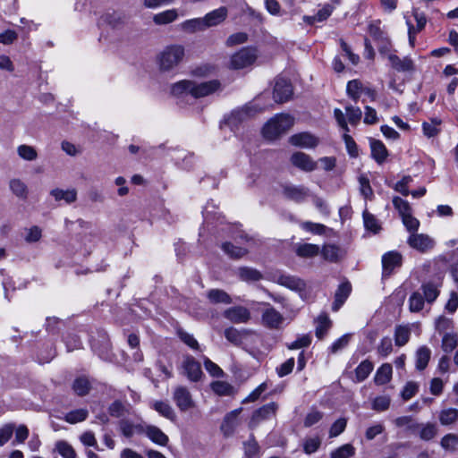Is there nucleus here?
Listing matches in <instances>:
<instances>
[{
  "mask_svg": "<svg viewBox=\"0 0 458 458\" xmlns=\"http://www.w3.org/2000/svg\"><path fill=\"white\" fill-rule=\"evenodd\" d=\"M220 87L221 83L218 80L199 83L191 80H182L172 85L171 93L177 98L190 95L194 98H200L215 93L220 89Z\"/></svg>",
  "mask_w": 458,
  "mask_h": 458,
  "instance_id": "f257e3e1",
  "label": "nucleus"
},
{
  "mask_svg": "<svg viewBox=\"0 0 458 458\" xmlns=\"http://www.w3.org/2000/svg\"><path fill=\"white\" fill-rule=\"evenodd\" d=\"M185 55L184 47L181 45L166 47L157 57L159 68L163 72H169L176 68Z\"/></svg>",
  "mask_w": 458,
  "mask_h": 458,
  "instance_id": "f03ea898",
  "label": "nucleus"
},
{
  "mask_svg": "<svg viewBox=\"0 0 458 458\" xmlns=\"http://www.w3.org/2000/svg\"><path fill=\"white\" fill-rule=\"evenodd\" d=\"M293 125V118L290 114H280L270 119L263 127V136L267 140H276Z\"/></svg>",
  "mask_w": 458,
  "mask_h": 458,
  "instance_id": "7ed1b4c3",
  "label": "nucleus"
},
{
  "mask_svg": "<svg viewBox=\"0 0 458 458\" xmlns=\"http://www.w3.org/2000/svg\"><path fill=\"white\" fill-rule=\"evenodd\" d=\"M13 433H15V438L13 445L20 444L27 439L29 429L25 425L15 428L13 423L4 424L0 428V446L4 445L12 438Z\"/></svg>",
  "mask_w": 458,
  "mask_h": 458,
  "instance_id": "20e7f679",
  "label": "nucleus"
},
{
  "mask_svg": "<svg viewBox=\"0 0 458 458\" xmlns=\"http://www.w3.org/2000/svg\"><path fill=\"white\" fill-rule=\"evenodd\" d=\"M255 112L256 109L254 110V106H246L235 109L225 119V124L232 131H234L239 125L250 119Z\"/></svg>",
  "mask_w": 458,
  "mask_h": 458,
  "instance_id": "39448f33",
  "label": "nucleus"
},
{
  "mask_svg": "<svg viewBox=\"0 0 458 458\" xmlns=\"http://www.w3.org/2000/svg\"><path fill=\"white\" fill-rule=\"evenodd\" d=\"M257 58L255 48L244 47L234 54L231 58V66L233 69H243L251 65Z\"/></svg>",
  "mask_w": 458,
  "mask_h": 458,
  "instance_id": "423d86ee",
  "label": "nucleus"
},
{
  "mask_svg": "<svg viewBox=\"0 0 458 458\" xmlns=\"http://www.w3.org/2000/svg\"><path fill=\"white\" fill-rule=\"evenodd\" d=\"M282 193L285 199L296 203H301L310 196L309 188L303 185H294L290 183L282 185Z\"/></svg>",
  "mask_w": 458,
  "mask_h": 458,
  "instance_id": "0eeeda50",
  "label": "nucleus"
},
{
  "mask_svg": "<svg viewBox=\"0 0 458 458\" xmlns=\"http://www.w3.org/2000/svg\"><path fill=\"white\" fill-rule=\"evenodd\" d=\"M278 405L272 402L263 405L259 409L256 410L250 420V428H253L259 426L261 422L270 420L276 416Z\"/></svg>",
  "mask_w": 458,
  "mask_h": 458,
  "instance_id": "6e6552de",
  "label": "nucleus"
},
{
  "mask_svg": "<svg viewBox=\"0 0 458 458\" xmlns=\"http://www.w3.org/2000/svg\"><path fill=\"white\" fill-rule=\"evenodd\" d=\"M261 315L262 325L269 329H279L284 321V316L274 307L267 304Z\"/></svg>",
  "mask_w": 458,
  "mask_h": 458,
  "instance_id": "1a4fd4ad",
  "label": "nucleus"
},
{
  "mask_svg": "<svg viewBox=\"0 0 458 458\" xmlns=\"http://www.w3.org/2000/svg\"><path fill=\"white\" fill-rule=\"evenodd\" d=\"M173 398L176 406L182 411H186L194 407L192 396L185 386H176L174 391Z\"/></svg>",
  "mask_w": 458,
  "mask_h": 458,
  "instance_id": "9d476101",
  "label": "nucleus"
},
{
  "mask_svg": "<svg viewBox=\"0 0 458 458\" xmlns=\"http://www.w3.org/2000/svg\"><path fill=\"white\" fill-rule=\"evenodd\" d=\"M182 368L183 374L192 382H198L203 375L199 362L191 355L184 357Z\"/></svg>",
  "mask_w": 458,
  "mask_h": 458,
  "instance_id": "9b49d317",
  "label": "nucleus"
},
{
  "mask_svg": "<svg viewBox=\"0 0 458 458\" xmlns=\"http://www.w3.org/2000/svg\"><path fill=\"white\" fill-rule=\"evenodd\" d=\"M409 246L420 252H426L434 247V240L427 234L411 233L407 240Z\"/></svg>",
  "mask_w": 458,
  "mask_h": 458,
  "instance_id": "f8f14e48",
  "label": "nucleus"
},
{
  "mask_svg": "<svg viewBox=\"0 0 458 458\" xmlns=\"http://www.w3.org/2000/svg\"><path fill=\"white\" fill-rule=\"evenodd\" d=\"M225 318L234 324L247 323L250 319V310L243 306H233L223 312Z\"/></svg>",
  "mask_w": 458,
  "mask_h": 458,
  "instance_id": "ddd939ff",
  "label": "nucleus"
},
{
  "mask_svg": "<svg viewBox=\"0 0 458 458\" xmlns=\"http://www.w3.org/2000/svg\"><path fill=\"white\" fill-rule=\"evenodd\" d=\"M441 287L442 281L438 278L423 283L419 291L422 293L426 302L432 304L439 296Z\"/></svg>",
  "mask_w": 458,
  "mask_h": 458,
  "instance_id": "4468645a",
  "label": "nucleus"
},
{
  "mask_svg": "<svg viewBox=\"0 0 458 458\" xmlns=\"http://www.w3.org/2000/svg\"><path fill=\"white\" fill-rule=\"evenodd\" d=\"M293 95L292 84L284 78H277L274 87V98L276 102L284 103Z\"/></svg>",
  "mask_w": 458,
  "mask_h": 458,
  "instance_id": "2eb2a0df",
  "label": "nucleus"
},
{
  "mask_svg": "<svg viewBox=\"0 0 458 458\" xmlns=\"http://www.w3.org/2000/svg\"><path fill=\"white\" fill-rule=\"evenodd\" d=\"M292 164L304 172H312L317 168V162L303 152H295L291 157Z\"/></svg>",
  "mask_w": 458,
  "mask_h": 458,
  "instance_id": "dca6fc26",
  "label": "nucleus"
},
{
  "mask_svg": "<svg viewBox=\"0 0 458 458\" xmlns=\"http://www.w3.org/2000/svg\"><path fill=\"white\" fill-rule=\"evenodd\" d=\"M289 142L295 147L313 148L318 144L319 140L310 132H301L291 136Z\"/></svg>",
  "mask_w": 458,
  "mask_h": 458,
  "instance_id": "f3484780",
  "label": "nucleus"
},
{
  "mask_svg": "<svg viewBox=\"0 0 458 458\" xmlns=\"http://www.w3.org/2000/svg\"><path fill=\"white\" fill-rule=\"evenodd\" d=\"M383 275L390 276L395 267L402 265V255L396 251H389L382 257Z\"/></svg>",
  "mask_w": 458,
  "mask_h": 458,
  "instance_id": "a211bd4d",
  "label": "nucleus"
},
{
  "mask_svg": "<svg viewBox=\"0 0 458 458\" xmlns=\"http://www.w3.org/2000/svg\"><path fill=\"white\" fill-rule=\"evenodd\" d=\"M241 411L242 408L235 409L225 417L221 425V430L225 436H231L240 425L239 414Z\"/></svg>",
  "mask_w": 458,
  "mask_h": 458,
  "instance_id": "6ab92c4d",
  "label": "nucleus"
},
{
  "mask_svg": "<svg viewBox=\"0 0 458 458\" xmlns=\"http://www.w3.org/2000/svg\"><path fill=\"white\" fill-rule=\"evenodd\" d=\"M387 59L390 62L392 67L397 72H411L414 70L413 61L408 56L401 59L394 54H389Z\"/></svg>",
  "mask_w": 458,
  "mask_h": 458,
  "instance_id": "aec40b11",
  "label": "nucleus"
},
{
  "mask_svg": "<svg viewBox=\"0 0 458 458\" xmlns=\"http://www.w3.org/2000/svg\"><path fill=\"white\" fill-rule=\"evenodd\" d=\"M119 428L124 437H131L134 435H140L144 433L145 423L135 424L128 420H122L119 422Z\"/></svg>",
  "mask_w": 458,
  "mask_h": 458,
  "instance_id": "412c9836",
  "label": "nucleus"
},
{
  "mask_svg": "<svg viewBox=\"0 0 458 458\" xmlns=\"http://www.w3.org/2000/svg\"><path fill=\"white\" fill-rule=\"evenodd\" d=\"M227 15V10L225 7L216 9L205 15L203 19L205 28L212 27L221 23Z\"/></svg>",
  "mask_w": 458,
  "mask_h": 458,
  "instance_id": "4be33fe9",
  "label": "nucleus"
},
{
  "mask_svg": "<svg viewBox=\"0 0 458 458\" xmlns=\"http://www.w3.org/2000/svg\"><path fill=\"white\" fill-rule=\"evenodd\" d=\"M9 189L13 195L21 200H26L29 197V188L27 184L19 178L10 180Z\"/></svg>",
  "mask_w": 458,
  "mask_h": 458,
  "instance_id": "5701e85b",
  "label": "nucleus"
},
{
  "mask_svg": "<svg viewBox=\"0 0 458 458\" xmlns=\"http://www.w3.org/2000/svg\"><path fill=\"white\" fill-rule=\"evenodd\" d=\"M50 195L55 201L64 200L66 204H72L77 199V191L74 189L62 190L55 188L50 191Z\"/></svg>",
  "mask_w": 458,
  "mask_h": 458,
  "instance_id": "b1692460",
  "label": "nucleus"
},
{
  "mask_svg": "<svg viewBox=\"0 0 458 458\" xmlns=\"http://www.w3.org/2000/svg\"><path fill=\"white\" fill-rule=\"evenodd\" d=\"M144 434L154 443L165 445L168 442V437L157 427L145 424Z\"/></svg>",
  "mask_w": 458,
  "mask_h": 458,
  "instance_id": "393cba45",
  "label": "nucleus"
},
{
  "mask_svg": "<svg viewBox=\"0 0 458 458\" xmlns=\"http://www.w3.org/2000/svg\"><path fill=\"white\" fill-rule=\"evenodd\" d=\"M248 247L249 245L239 246L229 242H224L222 244V250H224V252L229 258L235 259L244 257L249 251Z\"/></svg>",
  "mask_w": 458,
  "mask_h": 458,
  "instance_id": "a878e982",
  "label": "nucleus"
},
{
  "mask_svg": "<svg viewBox=\"0 0 458 458\" xmlns=\"http://www.w3.org/2000/svg\"><path fill=\"white\" fill-rule=\"evenodd\" d=\"M207 298L212 304H231L233 299L231 296L221 289H211L207 293Z\"/></svg>",
  "mask_w": 458,
  "mask_h": 458,
  "instance_id": "bb28decb",
  "label": "nucleus"
},
{
  "mask_svg": "<svg viewBox=\"0 0 458 458\" xmlns=\"http://www.w3.org/2000/svg\"><path fill=\"white\" fill-rule=\"evenodd\" d=\"M237 275L242 281L247 283L257 282L263 278L262 274L259 270L249 267H239Z\"/></svg>",
  "mask_w": 458,
  "mask_h": 458,
  "instance_id": "cd10ccee",
  "label": "nucleus"
},
{
  "mask_svg": "<svg viewBox=\"0 0 458 458\" xmlns=\"http://www.w3.org/2000/svg\"><path fill=\"white\" fill-rule=\"evenodd\" d=\"M250 334L248 330H238L233 327L225 330V337L234 345H241L242 340Z\"/></svg>",
  "mask_w": 458,
  "mask_h": 458,
  "instance_id": "c85d7f7f",
  "label": "nucleus"
},
{
  "mask_svg": "<svg viewBox=\"0 0 458 458\" xmlns=\"http://www.w3.org/2000/svg\"><path fill=\"white\" fill-rule=\"evenodd\" d=\"M370 148L372 157L378 164H382L387 157V150L385 145L380 140H371Z\"/></svg>",
  "mask_w": 458,
  "mask_h": 458,
  "instance_id": "c756f323",
  "label": "nucleus"
},
{
  "mask_svg": "<svg viewBox=\"0 0 458 458\" xmlns=\"http://www.w3.org/2000/svg\"><path fill=\"white\" fill-rule=\"evenodd\" d=\"M276 282L292 290H301L304 287V283L301 279L288 275H280Z\"/></svg>",
  "mask_w": 458,
  "mask_h": 458,
  "instance_id": "7c9ffc66",
  "label": "nucleus"
},
{
  "mask_svg": "<svg viewBox=\"0 0 458 458\" xmlns=\"http://www.w3.org/2000/svg\"><path fill=\"white\" fill-rule=\"evenodd\" d=\"M431 357V351L428 347L420 346L416 352V369L423 370L428 366Z\"/></svg>",
  "mask_w": 458,
  "mask_h": 458,
  "instance_id": "2f4dec72",
  "label": "nucleus"
},
{
  "mask_svg": "<svg viewBox=\"0 0 458 458\" xmlns=\"http://www.w3.org/2000/svg\"><path fill=\"white\" fill-rule=\"evenodd\" d=\"M392 366L389 363L381 365L375 375L374 381L377 385H384L390 381L392 377Z\"/></svg>",
  "mask_w": 458,
  "mask_h": 458,
  "instance_id": "473e14b6",
  "label": "nucleus"
},
{
  "mask_svg": "<svg viewBox=\"0 0 458 458\" xmlns=\"http://www.w3.org/2000/svg\"><path fill=\"white\" fill-rule=\"evenodd\" d=\"M437 433V428L434 423H419V430H417L416 436H419L420 439L428 441L435 437Z\"/></svg>",
  "mask_w": 458,
  "mask_h": 458,
  "instance_id": "72a5a7b5",
  "label": "nucleus"
},
{
  "mask_svg": "<svg viewBox=\"0 0 458 458\" xmlns=\"http://www.w3.org/2000/svg\"><path fill=\"white\" fill-rule=\"evenodd\" d=\"M411 328L409 326L399 325L394 330V343L397 346L405 345L410 339Z\"/></svg>",
  "mask_w": 458,
  "mask_h": 458,
  "instance_id": "f704fd0d",
  "label": "nucleus"
},
{
  "mask_svg": "<svg viewBox=\"0 0 458 458\" xmlns=\"http://www.w3.org/2000/svg\"><path fill=\"white\" fill-rule=\"evenodd\" d=\"M426 302L420 291H416L411 293L409 298V310L411 312H419L423 310Z\"/></svg>",
  "mask_w": 458,
  "mask_h": 458,
  "instance_id": "c9c22d12",
  "label": "nucleus"
},
{
  "mask_svg": "<svg viewBox=\"0 0 458 458\" xmlns=\"http://www.w3.org/2000/svg\"><path fill=\"white\" fill-rule=\"evenodd\" d=\"M151 407L157 411L163 417L174 420L175 418L174 411L170 404L163 401H156L151 404Z\"/></svg>",
  "mask_w": 458,
  "mask_h": 458,
  "instance_id": "e433bc0d",
  "label": "nucleus"
},
{
  "mask_svg": "<svg viewBox=\"0 0 458 458\" xmlns=\"http://www.w3.org/2000/svg\"><path fill=\"white\" fill-rule=\"evenodd\" d=\"M177 12L174 9L166 10L157 13L153 17V21L157 25H165L173 22L177 18Z\"/></svg>",
  "mask_w": 458,
  "mask_h": 458,
  "instance_id": "4c0bfd02",
  "label": "nucleus"
},
{
  "mask_svg": "<svg viewBox=\"0 0 458 458\" xmlns=\"http://www.w3.org/2000/svg\"><path fill=\"white\" fill-rule=\"evenodd\" d=\"M374 365L371 361L365 360L360 363L355 369V377L358 382L364 381L373 370Z\"/></svg>",
  "mask_w": 458,
  "mask_h": 458,
  "instance_id": "58836bf2",
  "label": "nucleus"
},
{
  "mask_svg": "<svg viewBox=\"0 0 458 458\" xmlns=\"http://www.w3.org/2000/svg\"><path fill=\"white\" fill-rule=\"evenodd\" d=\"M331 327V321L327 314H321L317 318L316 336L322 339Z\"/></svg>",
  "mask_w": 458,
  "mask_h": 458,
  "instance_id": "ea45409f",
  "label": "nucleus"
},
{
  "mask_svg": "<svg viewBox=\"0 0 458 458\" xmlns=\"http://www.w3.org/2000/svg\"><path fill=\"white\" fill-rule=\"evenodd\" d=\"M18 156L25 161H34L38 158V152L32 146L21 144L17 147Z\"/></svg>",
  "mask_w": 458,
  "mask_h": 458,
  "instance_id": "a19ab883",
  "label": "nucleus"
},
{
  "mask_svg": "<svg viewBox=\"0 0 458 458\" xmlns=\"http://www.w3.org/2000/svg\"><path fill=\"white\" fill-rule=\"evenodd\" d=\"M89 415L87 409H77L69 411L64 416V420L70 424H75L78 422L84 421Z\"/></svg>",
  "mask_w": 458,
  "mask_h": 458,
  "instance_id": "79ce46f5",
  "label": "nucleus"
},
{
  "mask_svg": "<svg viewBox=\"0 0 458 458\" xmlns=\"http://www.w3.org/2000/svg\"><path fill=\"white\" fill-rule=\"evenodd\" d=\"M394 424L400 428L406 427L411 434H416L417 430H419V423L411 416L398 417L394 420Z\"/></svg>",
  "mask_w": 458,
  "mask_h": 458,
  "instance_id": "37998d69",
  "label": "nucleus"
},
{
  "mask_svg": "<svg viewBox=\"0 0 458 458\" xmlns=\"http://www.w3.org/2000/svg\"><path fill=\"white\" fill-rule=\"evenodd\" d=\"M24 232V241L29 244L38 242L42 238V229L38 225L25 228Z\"/></svg>",
  "mask_w": 458,
  "mask_h": 458,
  "instance_id": "c03bdc74",
  "label": "nucleus"
},
{
  "mask_svg": "<svg viewBox=\"0 0 458 458\" xmlns=\"http://www.w3.org/2000/svg\"><path fill=\"white\" fill-rule=\"evenodd\" d=\"M296 253L302 258H311L319 253V247L316 244L303 243L297 247Z\"/></svg>",
  "mask_w": 458,
  "mask_h": 458,
  "instance_id": "a18cd8bd",
  "label": "nucleus"
},
{
  "mask_svg": "<svg viewBox=\"0 0 458 458\" xmlns=\"http://www.w3.org/2000/svg\"><path fill=\"white\" fill-rule=\"evenodd\" d=\"M363 89H364V87H362V84L360 81L352 80L347 83L346 92H347V95L353 101L357 102L360 97V94H362Z\"/></svg>",
  "mask_w": 458,
  "mask_h": 458,
  "instance_id": "49530a36",
  "label": "nucleus"
},
{
  "mask_svg": "<svg viewBox=\"0 0 458 458\" xmlns=\"http://www.w3.org/2000/svg\"><path fill=\"white\" fill-rule=\"evenodd\" d=\"M181 26L183 30L191 33L204 30L206 29L202 18L187 20L183 21Z\"/></svg>",
  "mask_w": 458,
  "mask_h": 458,
  "instance_id": "de8ad7c7",
  "label": "nucleus"
},
{
  "mask_svg": "<svg viewBox=\"0 0 458 458\" xmlns=\"http://www.w3.org/2000/svg\"><path fill=\"white\" fill-rule=\"evenodd\" d=\"M458 419V410L454 408L445 409L439 414V421L442 425H450Z\"/></svg>",
  "mask_w": 458,
  "mask_h": 458,
  "instance_id": "09e8293b",
  "label": "nucleus"
},
{
  "mask_svg": "<svg viewBox=\"0 0 458 458\" xmlns=\"http://www.w3.org/2000/svg\"><path fill=\"white\" fill-rule=\"evenodd\" d=\"M333 7L329 4L325 5L323 8L318 10L316 15L305 17V20L309 23H314L315 21H323L327 20L332 13Z\"/></svg>",
  "mask_w": 458,
  "mask_h": 458,
  "instance_id": "8fccbe9b",
  "label": "nucleus"
},
{
  "mask_svg": "<svg viewBox=\"0 0 458 458\" xmlns=\"http://www.w3.org/2000/svg\"><path fill=\"white\" fill-rule=\"evenodd\" d=\"M90 385L86 377H78L72 385L73 391L80 396L87 394L89 391Z\"/></svg>",
  "mask_w": 458,
  "mask_h": 458,
  "instance_id": "3c124183",
  "label": "nucleus"
},
{
  "mask_svg": "<svg viewBox=\"0 0 458 458\" xmlns=\"http://www.w3.org/2000/svg\"><path fill=\"white\" fill-rule=\"evenodd\" d=\"M393 205L398 210L401 217H403L411 213V208L409 202L400 197L396 196L393 198Z\"/></svg>",
  "mask_w": 458,
  "mask_h": 458,
  "instance_id": "603ef678",
  "label": "nucleus"
},
{
  "mask_svg": "<svg viewBox=\"0 0 458 458\" xmlns=\"http://www.w3.org/2000/svg\"><path fill=\"white\" fill-rule=\"evenodd\" d=\"M311 336L310 335H301L295 341L287 344L289 350H297L306 348L311 344Z\"/></svg>",
  "mask_w": 458,
  "mask_h": 458,
  "instance_id": "864d4df0",
  "label": "nucleus"
},
{
  "mask_svg": "<svg viewBox=\"0 0 458 458\" xmlns=\"http://www.w3.org/2000/svg\"><path fill=\"white\" fill-rule=\"evenodd\" d=\"M55 449L61 456L64 458H74L75 453L72 445H70L67 442L59 441L55 445Z\"/></svg>",
  "mask_w": 458,
  "mask_h": 458,
  "instance_id": "5fc2aeb1",
  "label": "nucleus"
},
{
  "mask_svg": "<svg viewBox=\"0 0 458 458\" xmlns=\"http://www.w3.org/2000/svg\"><path fill=\"white\" fill-rule=\"evenodd\" d=\"M363 221L366 229L377 233L380 230V225L377 219L370 213L365 211L363 213Z\"/></svg>",
  "mask_w": 458,
  "mask_h": 458,
  "instance_id": "6e6d98bb",
  "label": "nucleus"
},
{
  "mask_svg": "<svg viewBox=\"0 0 458 458\" xmlns=\"http://www.w3.org/2000/svg\"><path fill=\"white\" fill-rule=\"evenodd\" d=\"M177 335L179 336V338L186 344L188 345L190 348L193 349V350H199V343L198 341L194 338V336L191 334H189L188 332L182 330V329H179L177 331Z\"/></svg>",
  "mask_w": 458,
  "mask_h": 458,
  "instance_id": "4d7b16f0",
  "label": "nucleus"
},
{
  "mask_svg": "<svg viewBox=\"0 0 458 458\" xmlns=\"http://www.w3.org/2000/svg\"><path fill=\"white\" fill-rule=\"evenodd\" d=\"M458 344V338L456 335L445 334L442 340V348L444 352H452Z\"/></svg>",
  "mask_w": 458,
  "mask_h": 458,
  "instance_id": "13d9d810",
  "label": "nucleus"
},
{
  "mask_svg": "<svg viewBox=\"0 0 458 458\" xmlns=\"http://www.w3.org/2000/svg\"><path fill=\"white\" fill-rule=\"evenodd\" d=\"M354 455V448L352 445L346 444L332 453L331 458H349Z\"/></svg>",
  "mask_w": 458,
  "mask_h": 458,
  "instance_id": "bf43d9fd",
  "label": "nucleus"
},
{
  "mask_svg": "<svg viewBox=\"0 0 458 458\" xmlns=\"http://www.w3.org/2000/svg\"><path fill=\"white\" fill-rule=\"evenodd\" d=\"M339 248L334 244L325 245L322 250L323 257L329 261H336L339 257Z\"/></svg>",
  "mask_w": 458,
  "mask_h": 458,
  "instance_id": "052dcab7",
  "label": "nucleus"
},
{
  "mask_svg": "<svg viewBox=\"0 0 458 458\" xmlns=\"http://www.w3.org/2000/svg\"><path fill=\"white\" fill-rule=\"evenodd\" d=\"M346 114L348 117V121L351 124H357L362 115L361 110L360 107L347 106L345 107Z\"/></svg>",
  "mask_w": 458,
  "mask_h": 458,
  "instance_id": "680f3d73",
  "label": "nucleus"
},
{
  "mask_svg": "<svg viewBox=\"0 0 458 458\" xmlns=\"http://www.w3.org/2000/svg\"><path fill=\"white\" fill-rule=\"evenodd\" d=\"M215 66L205 64L192 70V75L199 78H205L212 75L215 72Z\"/></svg>",
  "mask_w": 458,
  "mask_h": 458,
  "instance_id": "e2e57ef3",
  "label": "nucleus"
},
{
  "mask_svg": "<svg viewBox=\"0 0 458 458\" xmlns=\"http://www.w3.org/2000/svg\"><path fill=\"white\" fill-rule=\"evenodd\" d=\"M402 221L403 225L411 233H414L418 231L420 226V221L417 218H415L411 213L402 217Z\"/></svg>",
  "mask_w": 458,
  "mask_h": 458,
  "instance_id": "0e129e2a",
  "label": "nucleus"
},
{
  "mask_svg": "<svg viewBox=\"0 0 458 458\" xmlns=\"http://www.w3.org/2000/svg\"><path fill=\"white\" fill-rule=\"evenodd\" d=\"M440 124V121L435 119L432 120L431 123H423L422 130L423 133L428 137H434L439 132L438 125Z\"/></svg>",
  "mask_w": 458,
  "mask_h": 458,
  "instance_id": "69168bd1",
  "label": "nucleus"
},
{
  "mask_svg": "<svg viewBox=\"0 0 458 458\" xmlns=\"http://www.w3.org/2000/svg\"><path fill=\"white\" fill-rule=\"evenodd\" d=\"M321 441L319 437H310L305 440L303 444L304 452L306 454L310 455L315 453L318 447L320 446Z\"/></svg>",
  "mask_w": 458,
  "mask_h": 458,
  "instance_id": "338daca9",
  "label": "nucleus"
},
{
  "mask_svg": "<svg viewBox=\"0 0 458 458\" xmlns=\"http://www.w3.org/2000/svg\"><path fill=\"white\" fill-rule=\"evenodd\" d=\"M347 420L344 418L335 420L330 428L329 437H335L343 433L346 428Z\"/></svg>",
  "mask_w": 458,
  "mask_h": 458,
  "instance_id": "774afa93",
  "label": "nucleus"
}]
</instances>
